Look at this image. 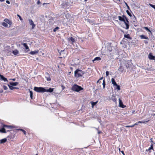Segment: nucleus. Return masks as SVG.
<instances>
[{
  "instance_id": "nucleus-8",
  "label": "nucleus",
  "mask_w": 155,
  "mask_h": 155,
  "mask_svg": "<svg viewBox=\"0 0 155 155\" xmlns=\"http://www.w3.org/2000/svg\"><path fill=\"white\" fill-rule=\"evenodd\" d=\"M149 58L151 60H155V56L153 55L152 53H150L148 56Z\"/></svg>"
},
{
  "instance_id": "nucleus-48",
  "label": "nucleus",
  "mask_w": 155,
  "mask_h": 155,
  "mask_svg": "<svg viewBox=\"0 0 155 155\" xmlns=\"http://www.w3.org/2000/svg\"><path fill=\"white\" fill-rule=\"evenodd\" d=\"M6 2L8 4H10V2L8 0L6 1Z\"/></svg>"
},
{
  "instance_id": "nucleus-27",
  "label": "nucleus",
  "mask_w": 155,
  "mask_h": 155,
  "mask_svg": "<svg viewBox=\"0 0 155 155\" xmlns=\"http://www.w3.org/2000/svg\"><path fill=\"white\" fill-rule=\"evenodd\" d=\"M101 60V58L100 57H96L93 60V61H100Z\"/></svg>"
},
{
  "instance_id": "nucleus-58",
  "label": "nucleus",
  "mask_w": 155,
  "mask_h": 155,
  "mask_svg": "<svg viewBox=\"0 0 155 155\" xmlns=\"http://www.w3.org/2000/svg\"><path fill=\"white\" fill-rule=\"evenodd\" d=\"M0 1L1 2H2L4 1L5 0H0Z\"/></svg>"
},
{
  "instance_id": "nucleus-53",
  "label": "nucleus",
  "mask_w": 155,
  "mask_h": 155,
  "mask_svg": "<svg viewBox=\"0 0 155 155\" xmlns=\"http://www.w3.org/2000/svg\"><path fill=\"white\" fill-rule=\"evenodd\" d=\"M3 92V90L2 89L1 90H0V93H2Z\"/></svg>"
},
{
  "instance_id": "nucleus-49",
  "label": "nucleus",
  "mask_w": 155,
  "mask_h": 155,
  "mask_svg": "<svg viewBox=\"0 0 155 155\" xmlns=\"http://www.w3.org/2000/svg\"><path fill=\"white\" fill-rule=\"evenodd\" d=\"M121 153L123 154V155H125V154L124 153V152L123 151H121Z\"/></svg>"
},
{
  "instance_id": "nucleus-56",
  "label": "nucleus",
  "mask_w": 155,
  "mask_h": 155,
  "mask_svg": "<svg viewBox=\"0 0 155 155\" xmlns=\"http://www.w3.org/2000/svg\"><path fill=\"white\" fill-rule=\"evenodd\" d=\"M12 80L13 81H15V78H13V79H12Z\"/></svg>"
},
{
  "instance_id": "nucleus-30",
  "label": "nucleus",
  "mask_w": 155,
  "mask_h": 155,
  "mask_svg": "<svg viewBox=\"0 0 155 155\" xmlns=\"http://www.w3.org/2000/svg\"><path fill=\"white\" fill-rule=\"evenodd\" d=\"M97 102H91V104L92 105V107H94V106L97 104Z\"/></svg>"
},
{
  "instance_id": "nucleus-16",
  "label": "nucleus",
  "mask_w": 155,
  "mask_h": 155,
  "mask_svg": "<svg viewBox=\"0 0 155 155\" xmlns=\"http://www.w3.org/2000/svg\"><path fill=\"white\" fill-rule=\"evenodd\" d=\"M54 88H50L49 89L46 90L45 89V92H49L51 93L54 90Z\"/></svg>"
},
{
  "instance_id": "nucleus-50",
  "label": "nucleus",
  "mask_w": 155,
  "mask_h": 155,
  "mask_svg": "<svg viewBox=\"0 0 155 155\" xmlns=\"http://www.w3.org/2000/svg\"><path fill=\"white\" fill-rule=\"evenodd\" d=\"M150 142H152V143H153V140H152V138H151V139H150Z\"/></svg>"
},
{
  "instance_id": "nucleus-9",
  "label": "nucleus",
  "mask_w": 155,
  "mask_h": 155,
  "mask_svg": "<svg viewBox=\"0 0 155 155\" xmlns=\"http://www.w3.org/2000/svg\"><path fill=\"white\" fill-rule=\"evenodd\" d=\"M125 18L126 19V21H124V22L125 23V25L126 26V27L125 28L126 29H127L129 28V24H128L129 22H128V21L127 19L125 17Z\"/></svg>"
},
{
  "instance_id": "nucleus-2",
  "label": "nucleus",
  "mask_w": 155,
  "mask_h": 155,
  "mask_svg": "<svg viewBox=\"0 0 155 155\" xmlns=\"http://www.w3.org/2000/svg\"><path fill=\"white\" fill-rule=\"evenodd\" d=\"M84 71L79 70L77 69L74 71V76L75 77L78 78L79 77H81L84 74Z\"/></svg>"
},
{
  "instance_id": "nucleus-32",
  "label": "nucleus",
  "mask_w": 155,
  "mask_h": 155,
  "mask_svg": "<svg viewBox=\"0 0 155 155\" xmlns=\"http://www.w3.org/2000/svg\"><path fill=\"white\" fill-rule=\"evenodd\" d=\"M144 28L147 31H149L151 33H152L151 31L147 27H144Z\"/></svg>"
},
{
  "instance_id": "nucleus-24",
  "label": "nucleus",
  "mask_w": 155,
  "mask_h": 155,
  "mask_svg": "<svg viewBox=\"0 0 155 155\" xmlns=\"http://www.w3.org/2000/svg\"><path fill=\"white\" fill-rule=\"evenodd\" d=\"M19 53L18 51V50L16 49L12 51V53L15 55H16L18 54Z\"/></svg>"
},
{
  "instance_id": "nucleus-12",
  "label": "nucleus",
  "mask_w": 155,
  "mask_h": 155,
  "mask_svg": "<svg viewBox=\"0 0 155 155\" xmlns=\"http://www.w3.org/2000/svg\"><path fill=\"white\" fill-rule=\"evenodd\" d=\"M23 46L25 48V49L26 50V51H25L26 52H28L29 51V47L27 45V44L24 43L23 44Z\"/></svg>"
},
{
  "instance_id": "nucleus-15",
  "label": "nucleus",
  "mask_w": 155,
  "mask_h": 155,
  "mask_svg": "<svg viewBox=\"0 0 155 155\" xmlns=\"http://www.w3.org/2000/svg\"><path fill=\"white\" fill-rule=\"evenodd\" d=\"M4 21L6 22V23H8V24L11 25L12 24V23L11 21L8 19L5 18L4 19Z\"/></svg>"
},
{
  "instance_id": "nucleus-5",
  "label": "nucleus",
  "mask_w": 155,
  "mask_h": 155,
  "mask_svg": "<svg viewBox=\"0 0 155 155\" xmlns=\"http://www.w3.org/2000/svg\"><path fill=\"white\" fill-rule=\"evenodd\" d=\"M2 126L4 127V128L6 130V129H10L12 128V127L11 126L6 125L3 124H2Z\"/></svg>"
},
{
  "instance_id": "nucleus-61",
  "label": "nucleus",
  "mask_w": 155,
  "mask_h": 155,
  "mask_svg": "<svg viewBox=\"0 0 155 155\" xmlns=\"http://www.w3.org/2000/svg\"><path fill=\"white\" fill-rule=\"evenodd\" d=\"M119 151H120V148H119Z\"/></svg>"
},
{
  "instance_id": "nucleus-41",
  "label": "nucleus",
  "mask_w": 155,
  "mask_h": 155,
  "mask_svg": "<svg viewBox=\"0 0 155 155\" xmlns=\"http://www.w3.org/2000/svg\"><path fill=\"white\" fill-rule=\"evenodd\" d=\"M126 12L127 13L128 15H129L130 16H131V14L129 12V11L128 10H127L126 11Z\"/></svg>"
},
{
  "instance_id": "nucleus-19",
  "label": "nucleus",
  "mask_w": 155,
  "mask_h": 155,
  "mask_svg": "<svg viewBox=\"0 0 155 155\" xmlns=\"http://www.w3.org/2000/svg\"><path fill=\"white\" fill-rule=\"evenodd\" d=\"M9 84L12 86H16L18 84V83L16 82H10L9 83Z\"/></svg>"
},
{
  "instance_id": "nucleus-42",
  "label": "nucleus",
  "mask_w": 155,
  "mask_h": 155,
  "mask_svg": "<svg viewBox=\"0 0 155 155\" xmlns=\"http://www.w3.org/2000/svg\"><path fill=\"white\" fill-rule=\"evenodd\" d=\"M3 87L5 90H6L8 89L7 87L5 86L4 85L3 86Z\"/></svg>"
},
{
  "instance_id": "nucleus-44",
  "label": "nucleus",
  "mask_w": 155,
  "mask_h": 155,
  "mask_svg": "<svg viewBox=\"0 0 155 155\" xmlns=\"http://www.w3.org/2000/svg\"><path fill=\"white\" fill-rule=\"evenodd\" d=\"M20 130L22 131V132H23V133H24V134L25 135L26 134V132L25 130H22V129H21Z\"/></svg>"
},
{
  "instance_id": "nucleus-25",
  "label": "nucleus",
  "mask_w": 155,
  "mask_h": 155,
  "mask_svg": "<svg viewBox=\"0 0 155 155\" xmlns=\"http://www.w3.org/2000/svg\"><path fill=\"white\" fill-rule=\"evenodd\" d=\"M111 82L112 84H113L114 86H115V85H117V84L115 82V80L114 78H112L111 80Z\"/></svg>"
},
{
  "instance_id": "nucleus-43",
  "label": "nucleus",
  "mask_w": 155,
  "mask_h": 155,
  "mask_svg": "<svg viewBox=\"0 0 155 155\" xmlns=\"http://www.w3.org/2000/svg\"><path fill=\"white\" fill-rule=\"evenodd\" d=\"M124 3L126 5V6L127 7V8L129 9H130V8L129 7V6H128V5H127V3L126 2H124Z\"/></svg>"
},
{
  "instance_id": "nucleus-33",
  "label": "nucleus",
  "mask_w": 155,
  "mask_h": 155,
  "mask_svg": "<svg viewBox=\"0 0 155 155\" xmlns=\"http://www.w3.org/2000/svg\"><path fill=\"white\" fill-rule=\"evenodd\" d=\"M59 28L58 27H56V28H55L54 29H53V31L54 32H56V31H57V30H58L59 29Z\"/></svg>"
},
{
  "instance_id": "nucleus-51",
  "label": "nucleus",
  "mask_w": 155,
  "mask_h": 155,
  "mask_svg": "<svg viewBox=\"0 0 155 155\" xmlns=\"http://www.w3.org/2000/svg\"><path fill=\"white\" fill-rule=\"evenodd\" d=\"M40 3V2L39 1H38L37 2L38 4L39 5Z\"/></svg>"
},
{
  "instance_id": "nucleus-40",
  "label": "nucleus",
  "mask_w": 155,
  "mask_h": 155,
  "mask_svg": "<svg viewBox=\"0 0 155 155\" xmlns=\"http://www.w3.org/2000/svg\"><path fill=\"white\" fill-rule=\"evenodd\" d=\"M125 127H134V125H130V126L127 125V126H126Z\"/></svg>"
},
{
  "instance_id": "nucleus-7",
  "label": "nucleus",
  "mask_w": 155,
  "mask_h": 155,
  "mask_svg": "<svg viewBox=\"0 0 155 155\" xmlns=\"http://www.w3.org/2000/svg\"><path fill=\"white\" fill-rule=\"evenodd\" d=\"M119 106L122 108L125 107H126V106L125 105H124L123 104V102H122V101L120 100V98H119Z\"/></svg>"
},
{
  "instance_id": "nucleus-1",
  "label": "nucleus",
  "mask_w": 155,
  "mask_h": 155,
  "mask_svg": "<svg viewBox=\"0 0 155 155\" xmlns=\"http://www.w3.org/2000/svg\"><path fill=\"white\" fill-rule=\"evenodd\" d=\"M83 88L81 86L76 84H74L72 86L71 90L74 91L79 92L81 90H83Z\"/></svg>"
},
{
  "instance_id": "nucleus-52",
  "label": "nucleus",
  "mask_w": 155,
  "mask_h": 155,
  "mask_svg": "<svg viewBox=\"0 0 155 155\" xmlns=\"http://www.w3.org/2000/svg\"><path fill=\"white\" fill-rule=\"evenodd\" d=\"M144 42L145 43L147 44L148 43V41H144Z\"/></svg>"
},
{
  "instance_id": "nucleus-39",
  "label": "nucleus",
  "mask_w": 155,
  "mask_h": 155,
  "mask_svg": "<svg viewBox=\"0 0 155 155\" xmlns=\"http://www.w3.org/2000/svg\"><path fill=\"white\" fill-rule=\"evenodd\" d=\"M96 130H97V131H98L97 133H98V134H100V133H102V132H101V131H100V130H98V128H96Z\"/></svg>"
},
{
  "instance_id": "nucleus-13",
  "label": "nucleus",
  "mask_w": 155,
  "mask_h": 155,
  "mask_svg": "<svg viewBox=\"0 0 155 155\" xmlns=\"http://www.w3.org/2000/svg\"><path fill=\"white\" fill-rule=\"evenodd\" d=\"M126 64H125V66L126 67L128 68L131 66V62L130 61H126Z\"/></svg>"
},
{
  "instance_id": "nucleus-31",
  "label": "nucleus",
  "mask_w": 155,
  "mask_h": 155,
  "mask_svg": "<svg viewBox=\"0 0 155 155\" xmlns=\"http://www.w3.org/2000/svg\"><path fill=\"white\" fill-rule=\"evenodd\" d=\"M2 25L5 27H7L8 26V24L5 22H3L2 23Z\"/></svg>"
},
{
  "instance_id": "nucleus-18",
  "label": "nucleus",
  "mask_w": 155,
  "mask_h": 155,
  "mask_svg": "<svg viewBox=\"0 0 155 155\" xmlns=\"http://www.w3.org/2000/svg\"><path fill=\"white\" fill-rule=\"evenodd\" d=\"M110 99L115 102H116L117 99L114 95H113L110 98Z\"/></svg>"
},
{
  "instance_id": "nucleus-63",
  "label": "nucleus",
  "mask_w": 155,
  "mask_h": 155,
  "mask_svg": "<svg viewBox=\"0 0 155 155\" xmlns=\"http://www.w3.org/2000/svg\"><path fill=\"white\" fill-rule=\"evenodd\" d=\"M9 131V130H7V131Z\"/></svg>"
},
{
  "instance_id": "nucleus-55",
  "label": "nucleus",
  "mask_w": 155,
  "mask_h": 155,
  "mask_svg": "<svg viewBox=\"0 0 155 155\" xmlns=\"http://www.w3.org/2000/svg\"><path fill=\"white\" fill-rule=\"evenodd\" d=\"M88 22L90 23L91 22V20L90 19H88L87 20Z\"/></svg>"
},
{
  "instance_id": "nucleus-62",
  "label": "nucleus",
  "mask_w": 155,
  "mask_h": 155,
  "mask_svg": "<svg viewBox=\"0 0 155 155\" xmlns=\"http://www.w3.org/2000/svg\"><path fill=\"white\" fill-rule=\"evenodd\" d=\"M85 1H87V0H84Z\"/></svg>"
},
{
  "instance_id": "nucleus-3",
  "label": "nucleus",
  "mask_w": 155,
  "mask_h": 155,
  "mask_svg": "<svg viewBox=\"0 0 155 155\" xmlns=\"http://www.w3.org/2000/svg\"><path fill=\"white\" fill-rule=\"evenodd\" d=\"M34 90L35 91L38 92H45V88L42 87H35Z\"/></svg>"
},
{
  "instance_id": "nucleus-21",
  "label": "nucleus",
  "mask_w": 155,
  "mask_h": 155,
  "mask_svg": "<svg viewBox=\"0 0 155 155\" xmlns=\"http://www.w3.org/2000/svg\"><path fill=\"white\" fill-rule=\"evenodd\" d=\"M153 144L152 143L150 145V147L148 149L146 150V151H148L149 152H150L151 151H150V150H153Z\"/></svg>"
},
{
  "instance_id": "nucleus-57",
  "label": "nucleus",
  "mask_w": 155,
  "mask_h": 155,
  "mask_svg": "<svg viewBox=\"0 0 155 155\" xmlns=\"http://www.w3.org/2000/svg\"><path fill=\"white\" fill-rule=\"evenodd\" d=\"M135 110H134V111H132V113L133 114H134V113H135Z\"/></svg>"
},
{
  "instance_id": "nucleus-20",
  "label": "nucleus",
  "mask_w": 155,
  "mask_h": 155,
  "mask_svg": "<svg viewBox=\"0 0 155 155\" xmlns=\"http://www.w3.org/2000/svg\"><path fill=\"white\" fill-rule=\"evenodd\" d=\"M140 37L142 39H148V38L143 35H140Z\"/></svg>"
},
{
  "instance_id": "nucleus-14",
  "label": "nucleus",
  "mask_w": 155,
  "mask_h": 155,
  "mask_svg": "<svg viewBox=\"0 0 155 155\" xmlns=\"http://www.w3.org/2000/svg\"><path fill=\"white\" fill-rule=\"evenodd\" d=\"M39 51L38 50H35L34 51H31V52H30V54L31 55H34L37 54L38 53Z\"/></svg>"
},
{
  "instance_id": "nucleus-10",
  "label": "nucleus",
  "mask_w": 155,
  "mask_h": 155,
  "mask_svg": "<svg viewBox=\"0 0 155 155\" xmlns=\"http://www.w3.org/2000/svg\"><path fill=\"white\" fill-rule=\"evenodd\" d=\"M68 40L69 41H71L72 42V44H73V43L75 41L74 38L72 37H71L68 38Z\"/></svg>"
},
{
  "instance_id": "nucleus-28",
  "label": "nucleus",
  "mask_w": 155,
  "mask_h": 155,
  "mask_svg": "<svg viewBox=\"0 0 155 155\" xmlns=\"http://www.w3.org/2000/svg\"><path fill=\"white\" fill-rule=\"evenodd\" d=\"M124 37L127 38H130V36L129 34L124 35Z\"/></svg>"
},
{
  "instance_id": "nucleus-60",
  "label": "nucleus",
  "mask_w": 155,
  "mask_h": 155,
  "mask_svg": "<svg viewBox=\"0 0 155 155\" xmlns=\"http://www.w3.org/2000/svg\"><path fill=\"white\" fill-rule=\"evenodd\" d=\"M46 74H47V75H48L49 74L48 73V72H46Z\"/></svg>"
},
{
  "instance_id": "nucleus-54",
  "label": "nucleus",
  "mask_w": 155,
  "mask_h": 155,
  "mask_svg": "<svg viewBox=\"0 0 155 155\" xmlns=\"http://www.w3.org/2000/svg\"><path fill=\"white\" fill-rule=\"evenodd\" d=\"M62 89L63 90H64V88H65V87H64V86H62Z\"/></svg>"
},
{
  "instance_id": "nucleus-36",
  "label": "nucleus",
  "mask_w": 155,
  "mask_h": 155,
  "mask_svg": "<svg viewBox=\"0 0 155 155\" xmlns=\"http://www.w3.org/2000/svg\"><path fill=\"white\" fill-rule=\"evenodd\" d=\"M115 86H116L117 87H116V88L118 90H120V86L118 85L117 84V85H115Z\"/></svg>"
},
{
  "instance_id": "nucleus-34",
  "label": "nucleus",
  "mask_w": 155,
  "mask_h": 155,
  "mask_svg": "<svg viewBox=\"0 0 155 155\" xmlns=\"http://www.w3.org/2000/svg\"><path fill=\"white\" fill-rule=\"evenodd\" d=\"M149 5L151 7H152V8H153L155 10V5H153L151 4H149Z\"/></svg>"
},
{
  "instance_id": "nucleus-29",
  "label": "nucleus",
  "mask_w": 155,
  "mask_h": 155,
  "mask_svg": "<svg viewBox=\"0 0 155 155\" xmlns=\"http://www.w3.org/2000/svg\"><path fill=\"white\" fill-rule=\"evenodd\" d=\"M29 92L30 93V97L31 98V99H32V97H33V92L31 91H29Z\"/></svg>"
},
{
  "instance_id": "nucleus-47",
  "label": "nucleus",
  "mask_w": 155,
  "mask_h": 155,
  "mask_svg": "<svg viewBox=\"0 0 155 155\" xmlns=\"http://www.w3.org/2000/svg\"><path fill=\"white\" fill-rule=\"evenodd\" d=\"M138 124V123L137 122V123H135L134 124H133V125H134V126L137 125Z\"/></svg>"
},
{
  "instance_id": "nucleus-37",
  "label": "nucleus",
  "mask_w": 155,
  "mask_h": 155,
  "mask_svg": "<svg viewBox=\"0 0 155 155\" xmlns=\"http://www.w3.org/2000/svg\"><path fill=\"white\" fill-rule=\"evenodd\" d=\"M17 16H18L19 17V18L20 20L21 21H22V20H23V19H22V18L21 17V16L19 15L18 14L17 15Z\"/></svg>"
},
{
  "instance_id": "nucleus-23",
  "label": "nucleus",
  "mask_w": 155,
  "mask_h": 155,
  "mask_svg": "<svg viewBox=\"0 0 155 155\" xmlns=\"http://www.w3.org/2000/svg\"><path fill=\"white\" fill-rule=\"evenodd\" d=\"M118 18H119V20L120 21L124 22L125 21V20L124 17H122L120 16H118Z\"/></svg>"
},
{
  "instance_id": "nucleus-38",
  "label": "nucleus",
  "mask_w": 155,
  "mask_h": 155,
  "mask_svg": "<svg viewBox=\"0 0 155 155\" xmlns=\"http://www.w3.org/2000/svg\"><path fill=\"white\" fill-rule=\"evenodd\" d=\"M149 120L147 121L146 122H145V121H139L138 122V123H146V122H147Z\"/></svg>"
},
{
  "instance_id": "nucleus-11",
  "label": "nucleus",
  "mask_w": 155,
  "mask_h": 155,
  "mask_svg": "<svg viewBox=\"0 0 155 155\" xmlns=\"http://www.w3.org/2000/svg\"><path fill=\"white\" fill-rule=\"evenodd\" d=\"M0 79L4 81L5 82H8V80H7V79L5 77H4L2 75H1L0 74Z\"/></svg>"
},
{
  "instance_id": "nucleus-17",
  "label": "nucleus",
  "mask_w": 155,
  "mask_h": 155,
  "mask_svg": "<svg viewBox=\"0 0 155 155\" xmlns=\"http://www.w3.org/2000/svg\"><path fill=\"white\" fill-rule=\"evenodd\" d=\"M8 86L9 88V89L11 90H13L14 89H18V88L17 87H15L12 86L10 85L9 84H8Z\"/></svg>"
},
{
  "instance_id": "nucleus-6",
  "label": "nucleus",
  "mask_w": 155,
  "mask_h": 155,
  "mask_svg": "<svg viewBox=\"0 0 155 155\" xmlns=\"http://www.w3.org/2000/svg\"><path fill=\"white\" fill-rule=\"evenodd\" d=\"M1 127L2 128L0 129V132L4 133H6V131L5 129L2 126V124H1Z\"/></svg>"
},
{
  "instance_id": "nucleus-35",
  "label": "nucleus",
  "mask_w": 155,
  "mask_h": 155,
  "mask_svg": "<svg viewBox=\"0 0 155 155\" xmlns=\"http://www.w3.org/2000/svg\"><path fill=\"white\" fill-rule=\"evenodd\" d=\"M102 84L103 85V88H104L105 87V82L104 80L103 81Z\"/></svg>"
},
{
  "instance_id": "nucleus-45",
  "label": "nucleus",
  "mask_w": 155,
  "mask_h": 155,
  "mask_svg": "<svg viewBox=\"0 0 155 155\" xmlns=\"http://www.w3.org/2000/svg\"><path fill=\"white\" fill-rule=\"evenodd\" d=\"M106 74L107 76L109 74V72L108 71H106Z\"/></svg>"
},
{
  "instance_id": "nucleus-26",
  "label": "nucleus",
  "mask_w": 155,
  "mask_h": 155,
  "mask_svg": "<svg viewBox=\"0 0 155 155\" xmlns=\"http://www.w3.org/2000/svg\"><path fill=\"white\" fill-rule=\"evenodd\" d=\"M118 70L121 72H122L124 70V68L122 66H120L118 69Z\"/></svg>"
},
{
  "instance_id": "nucleus-46",
  "label": "nucleus",
  "mask_w": 155,
  "mask_h": 155,
  "mask_svg": "<svg viewBox=\"0 0 155 155\" xmlns=\"http://www.w3.org/2000/svg\"><path fill=\"white\" fill-rule=\"evenodd\" d=\"M47 80L48 81H50L51 80V79L50 78H48L47 79Z\"/></svg>"
},
{
  "instance_id": "nucleus-4",
  "label": "nucleus",
  "mask_w": 155,
  "mask_h": 155,
  "mask_svg": "<svg viewBox=\"0 0 155 155\" xmlns=\"http://www.w3.org/2000/svg\"><path fill=\"white\" fill-rule=\"evenodd\" d=\"M28 21L30 25L32 26V28H34L35 27V25L34 24L33 21L30 19H29Z\"/></svg>"
},
{
  "instance_id": "nucleus-22",
  "label": "nucleus",
  "mask_w": 155,
  "mask_h": 155,
  "mask_svg": "<svg viewBox=\"0 0 155 155\" xmlns=\"http://www.w3.org/2000/svg\"><path fill=\"white\" fill-rule=\"evenodd\" d=\"M7 141V139L6 138H5L1 139L0 140V143H5Z\"/></svg>"
},
{
  "instance_id": "nucleus-59",
  "label": "nucleus",
  "mask_w": 155,
  "mask_h": 155,
  "mask_svg": "<svg viewBox=\"0 0 155 155\" xmlns=\"http://www.w3.org/2000/svg\"><path fill=\"white\" fill-rule=\"evenodd\" d=\"M103 77H102V78H101L100 79V80H102V79H103Z\"/></svg>"
},
{
  "instance_id": "nucleus-64",
  "label": "nucleus",
  "mask_w": 155,
  "mask_h": 155,
  "mask_svg": "<svg viewBox=\"0 0 155 155\" xmlns=\"http://www.w3.org/2000/svg\"><path fill=\"white\" fill-rule=\"evenodd\" d=\"M36 155H38V154H36Z\"/></svg>"
}]
</instances>
